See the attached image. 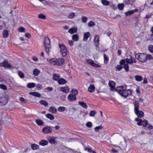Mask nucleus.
Returning a JSON list of instances; mask_svg holds the SVG:
<instances>
[{
	"instance_id": "f257e3e1",
	"label": "nucleus",
	"mask_w": 153,
	"mask_h": 153,
	"mask_svg": "<svg viewBox=\"0 0 153 153\" xmlns=\"http://www.w3.org/2000/svg\"><path fill=\"white\" fill-rule=\"evenodd\" d=\"M126 85L120 86L117 87V89L118 91L119 94L124 98L126 97L128 95L131 94V93L130 90H126Z\"/></svg>"
},
{
	"instance_id": "f03ea898",
	"label": "nucleus",
	"mask_w": 153,
	"mask_h": 153,
	"mask_svg": "<svg viewBox=\"0 0 153 153\" xmlns=\"http://www.w3.org/2000/svg\"><path fill=\"white\" fill-rule=\"evenodd\" d=\"M133 61L132 57H131L130 59L126 58L125 59H121L120 62L121 65H124L123 68L126 71H129V66L128 64H132Z\"/></svg>"
},
{
	"instance_id": "7ed1b4c3",
	"label": "nucleus",
	"mask_w": 153,
	"mask_h": 153,
	"mask_svg": "<svg viewBox=\"0 0 153 153\" xmlns=\"http://www.w3.org/2000/svg\"><path fill=\"white\" fill-rule=\"evenodd\" d=\"M44 46L47 53L49 54L50 50L51 49V46L50 44V39L48 37H46L45 38Z\"/></svg>"
},
{
	"instance_id": "20e7f679",
	"label": "nucleus",
	"mask_w": 153,
	"mask_h": 153,
	"mask_svg": "<svg viewBox=\"0 0 153 153\" xmlns=\"http://www.w3.org/2000/svg\"><path fill=\"white\" fill-rule=\"evenodd\" d=\"M135 58L141 62H144L147 60V55L143 53L137 54L135 55Z\"/></svg>"
},
{
	"instance_id": "39448f33",
	"label": "nucleus",
	"mask_w": 153,
	"mask_h": 153,
	"mask_svg": "<svg viewBox=\"0 0 153 153\" xmlns=\"http://www.w3.org/2000/svg\"><path fill=\"white\" fill-rule=\"evenodd\" d=\"M59 45L62 56L63 57L66 56L67 54V50L66 47L63 44H59Z\"/></svg>"
},
{
	"instance_id": "423d86ee",
	"label": "nucleus",
	"mask_w": 153,
	"mask_h": 153,
	"mask_svg": "<svg viewBox=\"0 0 153 153\" xmlns=\"http://www.w3.org/2000/svg\"><path fill=\"white\" fill-rule=\"evenodd\" d=\"M135 120L137 122V124L138 126L142 125L144 127H146L148 123V121L146 120H142L141 119L137 118L135 119Z\"/></svg>"
},
{
	"instance_id": "0eeeda50",
	"label": "nucleus",
	"mask_w": 153,
	"mask_h": 153,
	"mask_svg": "<svg viewBox=\"0 0 153 153\" xmlns=\"http://www.w3.org/2000/svg\"><path fill=\"white\" fill-rule=\"evenodd\" d=\"M8 97L4 96L0 97V105H4L7 103L8 101Z\"/></svg>"
},
{
	"instance_id": "6e6552de",
	"label": "nucleus",
	"mask_w": 153,
	"mask_h": 153,
	"mask_svg": "<svg viewBox=\"0 0 153 153\" xmlns=\"http://www.w3.org/2000/svg\"><path fill=\"white\" fill-rule=\"evenodd\" d=\"M52 129L51 126L45 127L42 129V132L45 134H48L52 132Z\"/></svg>"
},
{
	"instance_id": "1a4fd4ad",
	"label": "nucleus",
	"mask_w": 153,
	"mask_h": 153,
	"mask_svg": "<svg viewBox=\"0 0 153 153\" xmlns=\"http://www.w3.org/2000/svg\"><path fill=\"white\" fill-rule=\"evenodd\" d=\"M87 62L92 66L97 68H100L101 67L100 65L94 63V61L91 59H88L87 60Z\"/></svg>"
},
{
	"instance_id": "9d476101",
	"label": "nucleus",
	"mask_w": 153,
	"mask_h": 153,
	"mask_svg": "<svg viewBox=\"0 0 153 153\" xmlns=\"http://www.w3.org/2000/svg\"><path fill=\"white\" fill-rule=\"evenodd\" d=\"M0 66H3L5 68H11V66L8 62L7 60H5L4 61L0 64Z\"/></svg>"
},
{
	"instance_id": "9b49d317",
	"label": "nucleus",
	"mask_w": 153,
	"mask_h": 153,
	"mask_svg": "<svg viewBox=\"0 0 153 153\" xmlns=\"http://www.w3.org/2000/svg\"><path fill=\"white\" fill-rule=\"evenodd\" d=\"M134 112L139 117H142L144 115L143 112V111H139V109L137 111H135Z\"/></svg>"
},
{
	"instance_id": "f8f14e48",
	"label": "nucleus",
	"mask_w": 153,
	"mask_h": 153,
	"mask_svg": "<svg viewBox=\"0 0 153 153\" xmlns=\"http://www.w3.org/2000/svg\"><path fill=\"white\" fill-rule=\"evenodd\" d=\"M138 10L137 9H135L133 10L128 11L125 13V15L126 16H129L134 13L135 12H137Z\"/></svg>"
},
{
	"instance_id": "ddd939ff",
	"label": "nucleus",
	"mask_w": 153,
	"mask_h": 153,
	"mask_svg": "<svg viewBox=\"0 0 153 153\" xmlns=\"http://www.w3.org/2000/svg\"><path fill=\"white\" fill-rule=\"evenodd\" d=\"M29 94L34 97H41L40 94L36 92H31L29 93Z\"/></svg>"
},
{
	"instance_id": "4468645a",
	"label": "nucleus",
	"mask_w": 153,
	"mask_h": 153,
	"mask_svg": "<svg viewBox=\"0 0 153 153\" xmlns=\"http://www.w3.org/2000/svg\"><path fill=\"white\" fill-rule=\"evenodd\" d=\"M68 99L69 101L71 102L75 100L76 99V98L75 95H73L70 94L68 95Z\"/></svg>"
},
{
	"instance_id": "2eb2a0df",
	"label": "nucleus",
	"mask_w": 153,
	"mask_h": 153,
	"mask_svg": "<svg viewBox=\"0 0 153 153\" xmlns=\"http://www.w3.org/2000/svg\"><path fill=\"white\" fill-rule=\"evenodd\" d=\"M134 106V111H137L139 109L138 107L139 106L140 104L138 101H135L133 102Z\"/></svg>"
},
{
	"instance_id": "dca6fc26",
	"label": "nucleus",
	"mask_w": 153,
	"mask_h": 153,
	"mask_svg": "<svg viewBox=\"0 0 153 153\" xmlns=\"http://www.w3.org/2000/svg\"><path fill=\"white\" fill-rule=\"evenodd\" d=\"M57 65H62L64 62V60L62 58H59L57 59Z\"/></svg>"
},
{
	"instance_id": "f3484780",
	"label": "nucleus",
	"mask_w": 153,
	"mask_h": 153,
	"mask_svg": "<svg viewBox=\"0 0 153 153\" xmlns=\"http://www.w3.org/2000/svg\"><path fill=\"white\" fill-rule=\"evenodd\" d=\"M60 91L65 93H67L69 92V88L68 87L65 86L62 87L60 88Z\"/></svg>"
},
{
	"instance_id": "a211bd4d",
	"label": "nucleus",
	"mask_w": 153,
	"mask_h": 153,
	"mask_svg": "<svg viewBox=\"0 0 153 153\" xmlns=\"http://www.w3.org/2000/svg\"><path fill=\"white\" fill-rule=\"evenodd\" d=\"M109 85L111 88V90L113 91L115 87V83L113 81H109Z\"/></svg>"
},
{
	"instance_id": "6ab92c4d",
	"label": "nucleus",
	"mask_w": 153,
	"mask_h": 153,
	"mask_svg": "<svg viewBox=\"0 0 153 153\" xmlns=\"http://www.w3.org/2000/svg\"><path fill=\"white\" fill-rule=\"evenodd\" d=\"M94 41L95 42V45L98 46L99 45V37L97 35L95 36V38L94 39Z\"/></svg>"
},
{
	"instance_id": "aec40b11",
	"label": "nucleus",
	"mask_w": 153,
	"mask_h": 153,
	"mask_svg": "<svg viewBox=\"0 0 153 153\" xmlns=\"http://www.w3.org/2000/svg\"><path fill=\"white\" fill-rule=\"evenodd\" d=\"M48 141L45 140H41L39 143V144L42 146H45L48 144Z\"/></svg>"
},
{
	"instance_id": "412c9836",
	"label": "nucleus",
	"mask_w": 153,
	"mask_h": 153,
	"mask_svg": "<svg viewBox=\"0 0 153 153\" xmlns=\"http://www.w3.org/2000/svg\"><path fill=\"white\" fill-rule=\"evenodd\" d=\"M91 36V34L90 33L88 32L85 33L84 34L83 40L85 41L87 40L88 38L89 37Z\"/></svg>"
},
{
	"instance_id": "4be33fe9",
	"label": "nucleus",
	"mask_w": 153,
	"mask_h": 153,
	"mask_svg": "<svg viewBox=\"0 0 153 153\" xmlns=\"http://www.w3.org/2000/svg\"><path fill=\"white\" fill-rule=\"evenodd\" d=\"M57 59L53 58L51 59L49 61L50 63L53 65H57Z\"/></svg>"
},
{
	"instance_id": "5701e85b",
	"label": "nucleus",
	"mask_w": 153,
	"mask_h": 153,
	"mask_svg": "<svg viewBox=\"0 0 153 153\" xmlns=\"http://www.w3.org/2000/svg\"><path fill=\"white\" fill-rule=\"evenodd\" d=\"M66 80L63 78H60L58 79V83L59 84L62 85L66 83Z\"/></svg>"
},
{
	"instance_id": "b1692460",
	"label": "nucleus",
	"mask_w": 153,
	"mask_h": 153,
	"mask_svg": "<svg viewBox=\"0 0 153 153\" xmlns=\"http://www.w3.org/2000/svg\"><path fill=\"white\" fill-rule=\"evenodd\" d=\"M77 31V28L76 27L72 28L69 29L68 30L69 33L71 34H73L74 33L76 32Z\"/></svg>"
},
{
	"instance_id": "393cba45",
	"label": "nucleus",
	"mask_w": 153,
	"mask_h": 153,
	"mask_svg": "<svg viewBox=\"0 0 153 153\" xmlns=\"http://www.w3.org/2000/svg\"><path fill=\"white\" fill-rule=\"evenodd\" d=\"M79 104L82 106L83 108L86 109L87 108V106L86 104L83 102H78Z\"/></svg>"
},
{
	"instance_id": "a878e982",
	"label": "nucleus",
	"mask_w": 153,
	"mask_h": 153,
	"mask_svg": "<svg viewBox=\"0 0 153 153\" xmlns=\"http://www.w3.org/2000/svg\"><path fill=\"white\" fill-rule=\"evenodd\" d=\"M95 88L94 85H91L88 87V91L90 92H92L94 91Z\"/></svg>"
},
{
	"instance_id": "bb28decb",
	"label": "nucleus",
	"mask_w": 153,
	"mask_h": 153,
	"mask_svg": "<svg viewBox=\"0 0 153 153\" xmlns=\"http://www.w3.org/2000/svg\"><path fill=\"white\" fill-rule=\"evenodd\" d=\"M49 111L53 113H55L56 112L57 110L56 108L52 106L49 108Z\"/></svg>"
},
{
	"instance_id": "cd10ccee",
	"label": "nucleus",
	"mask_w": 153,
	"mask_h": 153,
	"mask_svg": "<svg viewBox=\"0 0 153 153\" xmlns=\"http://www.w3.org/2000/svg\"><path fill=\"white\" fill-rule=\"evenodd\" d=\"M60 77L57 74H54L53 76V79L57 81L59 79Z\"/></svg>"
},
{
	"instance_id": "c85d7f7f",
	"label": "nucleus",
	"mask_w": 153,
	"mask_h": 153,
	"mask_svg": "<svg viewBox=\"0 0 153 153\" xmlns=\"http://www.w3.org/2000/svg\"><path fill=\"white\" fill-rule=\"evenodd\" d=\"M36 122L38 125L39 126H42L44 124L43 122L40 119H37L36 120Z\"/></svg>"
},
{
	"instance_id": "c756f323",
	"label": "nucleus",
	"mask_w": 153,
	"mask_h": 153,
	"mask_svg": "<svg viewBox=\"0 0 153 153\" xmlns=\"http://www.w3.org/2000/svg\"><path fill=\"white\" fill-rule=\"evenodd\" d=\"M135 79L136 81L138 82H140L143 79V77L139 75H136L135 76Z\"/></svg>"
},
{
	"instance_id": "7c9ffc66",
	"label": "nucleus",
	"mask_w": 153,
	"mask_h": 153,
	"mask_svg": "<svg viewBox=\"0 0 153 153\" xmlns=\"http://www.w3.org/2000/svg\"><path fill=\"white\" fill-rule=\"evenodd\" d=\"M46 117L50 120H53L54 119V117L53 114H48L46 115Z\"/></svg>"
},
{
	"instance_id": "2f4dec72",
	"label": "nucleus",
	"mask_w": 153,
	"mask_h": 153,
	"mask_svg": "<svg viewBox=\"0 0 153 153\" xmlns=\"http://www.w3.org/2000/svg\"><path fill=\"white\" fill-rule=\"evenodd\" d=\"M31 147L32 149L34 150L38 149L39 148V146L38 145L35 144H32L31 145Z\"/></svg>"
},
{
	"instance_id": "473e14b6",
	"label": "nucleus",
	"mask_w": 153,
	"mask_h": 153,
	"mask_svg": "<svg viewBox=\"0 0 153 153\" xmlns=\"http://www.w3.org/2000/svg\"><path fill=\"white\" fill-rule=\"evenodd\" d=\"M39 103L41 105H44L46 106L48 105V103L45 100H41L39 101Z\"/></svg>"
},
{
	"instance_id": "72a5a7b5",
	"label": "nucleus",
	"mask_w": 153,
	"mask_h": 153,
	"mask_svg": "<svg viewBox=\"0 0 153 153\" xmlns=\"http://www.w3.org/2000/svg\"><path fill=\"white\" fill-rule=\"evenodd\" d=\"M48 140L49 141V143L51 144H56V142L55 141V140L54 139H52L51 138H49L48 139Z\"/></svg>"
},
{
	"instance_id": "f704fd0d",
	"label": "nucleus",
	"mask_w": 153,
	"mask_h": 153,
	"mask_svg": "<svg viewBox=\"0 0 153 153\" xmlns=\"http://www.w3.org/2000/svg\"><path fill=\"white\" fill-rule=\"evenodd\" d=\"M9 34L8 32L7 31L4 30L2 33L3 37L4 38L7 37Z\"/></svg>"
},
{
	"instance_id": "c9c22d12",
	"label": "nucleus",
	"mask_w": 153,
	"mask_h": 153,
	"mask_svg": "<svg viewBox=\"0 0 153 153\" xmlns=\"http://www.w3.org/2000/svg\"><path fill=\"white\" fill-rule=\"evenodd\" d=\"M33 73L34 75L37 76L39 74L40 71L38 69H35L33 70Z\"/></svg>"
},
{
	"instance_id": "e433bc0d",
	"label": "nucleus",
	"mask_w": 153,
	"mask_h": 153,
	"mask_svg": "<svg viewBox=\"0 0 153 153\" xmlns=\"http://www.w3.org/2000/svg\"><path fill=\"white\" fill-rule=\"evenodd\" d=\"M72 39L74 41H77L78 40V36L77 34H74L72 36Z\"/></svg>"
},
{
	"instance_id": "4c0bfd02",
	"label": "nucleus",
	"mask_w": 153,
	"mask_h": 153,
	"mask_svg": "<svg viewBox=\"0 0 153 153\" xmlns=\"http://www.w3.org/2000/svg\"><path fill=\"white\" fill-rule=\"evenodd\" d=\"M66 108L63 106H60L58 108V111L59 112H63L65 111Z\"/></svg>"
},
{
	"instance_id": "58836bf2",
	"label": "nucleus",
	"mask_w": 153,
	"mask_h": 153,
	"mask_svg": "<svg viewBox=\"0 0 153 153\" xmlns=\"http://www.w3.org/2000/svg\"><path fill=\"white\" fill-rule=\"evenodd\" d=\"M35 84L33 83H30L27 84V86L29 88H32L34 87Z\"/></svg>"
},
{
	"instance_id": "ea45409f",
	"label": "nucleus",
	"mask_w": 153,
	"mask_h": 153,
	"mask_svg": "<svg viewBox=\"0 0 153 153\" xmlns=\"http://www.w3.org/2000/svg\"><path fill=\"white\" fill-rule=\"evenodd\" d=\"M102 3L104 5L107 6L109 4V2L106 0H102Z\"/></svg>"
},
{
	"instance_id": "a19ab883",
	"label": "nucleus",
	"mask_w": 153,
	"mask_h": 153,
	"mask_svg": "<svg viewBox=\"0 0 153 153\" xmlns=\"http://www.w3.org/2000/svg\"><path fill=\"white\" fill-rule=\"evenodd\" d=\"M38 18L42 19H45L46 17L45 15L43 14H40L38 15Z\"/></svg>"
},
{
	"instance_id": "79ce46f5",
	"label": "nucleus",
	"mask_w": 153,
	"mask_h": 153,
	"mask_svg": "<svg viewBox=\"0 0 153 153\" xmlns=\"http://www.w3.org/2000/svg\"><path fill=\"white\" fill-rule=\"evenodd\" d=\"M118 7L120 10H123L124 7V5L123 4H119L118 5Z\"/></svg>"
},
{
	"instance_id": "37998d69",
	"label": "nucleus",
	"mask_w": 153,
	"mask_h": 153,
	"mask_svg": "<svg viewBox=\"0 0 153 153\" xmlns=\"http://www.w3.org/2000/svg\"><path fill=\"white\" fill-rule=\"evenodd\" d=\"M18 31L19 32H24L25 31V29L23 27H20L19 28H18Z\"/></svg>"
},
{
	"instance_id": "c03bdc74",
	"label": "nucleus",
	"mask_w": 153,
	"mask_h": 153,
	"mask_svg": "<svg viewBox=\"0 0 153 153\" xmlns=\"http://www.w3.org/2000/svg\"><path fill=\"white\" fill-rule=\"evenodd\" d=\"M102 128V125H100L94 128L95 131H98L100 129H101Z\"/></svg>"
},
{
	"instance_id": "a18cd8bd",
	"label": "nucleus",
	"mask_w": 153,
	"mask_h": 153,
	"mask_svg": "<svg viewBox=\"0 0 153 153\" xmlns=\"http://www.w3.org/2000/svg\"><path fill=\"white\" fill-rule=\"evenodd\" d=\"M126 1L128 4L132 5L133 2L134 1V0H126Z\"/></svg>"
},
{
	"instance_id": "49530a36",
	"label": "nucleus",
	"mask_w": 153,
	"mask_h": 153,
	"mask_svg": "<svg viewBox=\"0 0 153 153\" xmlns=\"http://www.w3.org/2000/svg\"><path fill=\"white\" fill-rule=\"evenodd\" d=\"M96 113V112L95 111L92 110L89 113V115L90 116L94 117L95 116Z\"/></svg>"
},
{
	"instance_id": "de8ad7c7",
	"label": "nucleus",
	"mask_w": 153,
	"mask_h": 153,
	"mask_svg": "<svg viewBox=\"0 0 153 153\" xmlns=\"http://www.w3.org/2000/svg\"><path fill=\"white\" fill-rule=\"evenodd\" d=\"M0 88L4 90H6L7 89V86L3 84H0Z\"/></svg>"
},
{
	"instance_id": "09e8293b",
	"label": "nucleus",
	"mask_w": 153,
	"mask_h": 153,
	"mask_svg": "<svg viewBox=\"0 0 153 153\" xmlns=\"http://www.w3.org/2000/svg\"><path fill=\"white\" fill-rule=\"evenodd\" d=\"M20 101L23 103H27L26 100L24 98L21 97L20 98Z\"/></svg>"
},
{
	"instance_id": "8fccbe9b",
	"label": "nucleus",
	"mask_w": 153,
	"mask_h": 153,
	"mask_svg": "<svg viewBox=\"0 0 153 153\" xmlns=\"http://www.w3.org/2000/svg\"><path fill=\"white\" fill-rule=\"evenodd\" d=\"M72 94L73 95H75L76 96L77 94L78 91L77 90L75 89H72Z\"/></svg>"
},
{
	"instance_id": "3c124183",
	"label": "nucleus",
	"mask_w": 153,
	"mask_h": 153,
	"mask_svg": "<svg viewBox=\"0 0 153 153\" xmlns=\"http://www.w3.org/2000/svg\"><path fill=\"white\" fill-rule=\"evenodd\" d=\"M104 62L106 64L108 61V59L105 54H104Z\"/></svg>"
},
{
	"instance_id": "603ef678",
	"label": "nucleus",
	"mask_w": 153,
	"mask_h": 153,
	"mask_svg": "<svg viewBox=\"0 0 153 153\" xmlns=\"http://www.w3.org/2000/svg\"><path fill=\"white\" fill-rule=\"evenodd\" d=\"M18 74L20 78H23L24 77V74L22 71H19L18 72Z\"/></svg>"
},
{
	"instance_id": "864d4df0",
	"label": "nucleus",
	"mask_w": 153,
	"mask_h": 153,
	"mask_svg": "<svg viewBox=\"0 0 153 153\" xmlns=\"http://www.w3.org/2000/svg\"><path fill=\"white\" fill-rule=\"evenodd\" d=\"M75 16V13H71L69 15L68 17L70 18H72Z\"/></svg>"
},
{
	"instance_id": "5fc2aeb1",
	"label": "nucleus",
	"mask_w": 153,
	"mask_h": 153,
	"mask_svg": "<svg viewBox=\"0 0 153 153\" xmlns=\"http://www.w3.org/2000/svg\"><path fill=\"white\" fill-rule=\"evenodd\" d=\"M88 25L89 27H91L94 25L95 23L94 22L91 21L88 23Z\"/></svg>"
},
{
	"instance_id": "6e6d98bb",
	"label": "nucleus",
	"mask_w": 153,
	"mask_h": 153,
	"mask_svg": "<svg viewBox=\"0 0 153 153\" xmlns=\"http://www.w3.org/2000/svg\"><path fill=\"white\" fill-rule=\"evenodd\" d=\"M121 65H117L116 67V69H117L119 71H120L123 68V67Z\"/></svg>"
},
{
	"instance_id": "4d7b16f0",
	"label": "nucleus",
	"mask_w": 153,
	"mask_h": 153,
	"mask_svg": "<svg viewBox=\"0 0 153 153\" xmlns=\"http://www.w3.org/2000/svg\"><path fill=\"white\" fill-rule=\"evenodd\" d=\"M82 22H86L87 21V18L85 16H83L82 18Z\"/></svg>"
},
{
	"instance_id": "13d9d810",
	"label": "nucleus",
	"mask_w": 153,
	"mask_h": 153,
	"mask_svg": "<svg viewBox=\"0 0 153 153\" xmlns=\"http://www.w3.org/2000/svg\"><path fill=\"white\" fill-rule=\"evenodd\" d=\"M86 126L90 128L92 126V124L91 122H88L86 123Z\"/></svg>"
},
{
	"instance_id": "bf43d9fd",
	"label": "nucleus",
	"mask_w": 153,
	"mask_h": 153,
	"mask_svg": "<svg viewBox=\"0 0 153 153\" xmlns=\"http://www.w3.org/2000/svg\"><path fill=\"white\" fill-rule=\"evenodd\" d=\"M149 49L151 52H153V46L152 45H150L149 47Z\"/></svg>"
},
{
	"instance_id": "052dcab7",
	"label": "nucleus",
	"mask_w": 153,
	"mask_h": 153,
	"mask_svg": "<svg viewBox=\"0 0 153 153\" xmlns=\"http://www.w3.org/2000/svg\"><path fill=\"white\" fill-rule=\"evenodd\" d=\"M25 36L26 38H30L31 37V35L29 33H27L25 35Z\"/></svg>"
},
{
	"instance_id": "680f3d73",
	"label": "nucleus",
	"mask_w": 153,
	"mask_h": 153,
	"mask_svg": "<svg viewBox=\"0 0 153 153\" xmlns=\"http://www.w3.org/2000/svg\"><path fill=\"white\" fill-rule=\"evenodd\" d=\"M85 149L86 150H87L88 152L90 153H91L93 151L91 149L88 148H85Z\"/></svg>"
},
{
	"instance_id": "e2e57ef3",
	"label": "nucleus",
	"mask_w": 153,
	"mask_h": 153,
	"mask_svg": "<svg viewBox=\"0 0 153 153\" xmlns=\"http://www.w3.org/2000/svg\"><path fill=\"white\" fill-rule=\"evenodd\" d=\"M68 44L70 46H72L73 45L74 42L72 40H69L68 41Z\"/></svg>"
},
{
	"instance_id": "0e129e2a",
	"label": "nucleus",
	"mask_w": 153,
	"mask_h": 153,
	"mask_svg": "<svg viewBox=\"0 0 153 153\" xmlns=\"http://www.w3.org/2000/svg\"><path fill=\"white\" fill-rule=\"evenodd\" d=\"M36 87L38 89L40 90L42 87V85L41 84H38L37 85Z\"/></svg>"
},
{
	"instance_id": "69168bd1",
	"label": "nucleus",
	"mask_w": 153,
	"mask_h": 153,
	"mask_svg": "<svg viewBox=\"0 0 153 153\" xmlns=\"http://www.w3.org/2000/svg\"><path fill=\"white\" fill-rule=\"evenodd\" d=\"M46 89L48 91H53V88H52V87H48L47 88H46Z\"/></svg>"
},
{
	"instance_id": "338daca9",
	"label": "nucleus",
	"mask_w": 153,
	"mask_h": 153,
	"mask_svg": "<svg viewBox=\"0 0 153 153\" xmlns=\"http://www.w3.org/2000/svg\"><path fill=\"white\" fill-rule=\"evenodd\" d=\"M148 128L149 130H150L153 128V127L151 125L149 124Z\"/></svg>"
},
{
	"instance_id": "774afa93",
	"label": "nucleus",
	"mask_w": 153,
	"mask_h": 153,
	"mask_svg": "<svg viewBox=\"0 0 153 153\" xmlns=\"http://www.w3.org/2000/svg\"><path fill=\"white\" fill-rule=\"evenodd\" d=\"M32 59L33 61L36 62L38 60V59H37V58H36V57H35V56L33 57H32Z\"/></svg>"
}]
</instances>
